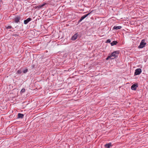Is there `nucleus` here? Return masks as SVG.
Returning <instances> with one entry per match:
<instances>
[{"label": "nucleus", "mask_w": 148, "mask_h": 148, "mask_svg": "<svg viewBox=\"0 0 148 148\" xmlns=\"http://www.w3.org/2000/svg\"><path fill=\"white\" fill-rule=\"evenodd\" d=\"M145 39H143L141 41L138 47V48H143L147 44V43L145 42Z\"/></svg>", "instance_id": "obj_1"}, {"label": "nucleus", "mask_w": 148, "mask_h": 148, "mask_svg": "<svg viewBox=\"0 0 148 148\" xmlns=\"http://www.w3.org/2000/svg\"><path fill=\"white\" fill-rule=\"evenodd\" d=\"M119 51H114L113 52H112V54L110 56H111L112 57H114V58H115L117 57L118 55H117L116 54H119Z\"/></svg>", "instance_id": "obj_2"}, {"label": "nucleus", "mask_w": 148, "mask_h": 148, "mask_svg": "<svg viewBox=\"0 0 148 148\" xmlns=\"http://www.w3.org/2000/svg\"><path fill=\"white\" fill-rule=\"evenodd\" d=\"M142 72V70L138 68L136 69L134 73V75H140Z\"/></svg>", "instance_id": "obj_3"}, {"label": "nucleus", "mask_w": 148, "mask_h": 148, "mask_svg": "<svg viewBox=\"0 0 148 148\" xmlns=\"http://www.w3.org/2000/svg\"><path fill=\"white\" fill-rule=\"evenodd\" d=\"M91 12H90V13H89L86 14H85L83 16H82L80 19L79 21L78 22V23H80L85 18H86L87 16L89 15L91 13Z\"/></svg>", "instance_id": "obj_4"}, {"label": "nucleus", "mask_w": 148, "mask_h": 148, "mask_svg": "<svg viewBox=\"0 0 148 148\" xmlns=\"http://www.w3.org/2000/svg\"><path fill=\"white\" fill-rule=\"evenodd\" d=\"M138 87V85L137 84H135L132 85L131 87V89L133 90H136L137 88Z\"/></svg>", "instance_id": "obj_5"}, {"label": "nucleus", "mask_w": 148, "mask_h": 148, "mask_svg": "<svg viewBox=\"0 0 148 148\" xmlns=\"http://www.w3.org/2000/svg\"><path fill=\"white\" fill-rule=\"evenodd\" d=\"M21 17L20 16H16L14 19V21L15 23H18L19 22Z\"/></svg>", "instance_id": "obj_6"}, {"label": "nucleus", "mask_w": 148, "mask_h": 148, "mask_svg": "<svg viewBox=\"0 0 148 148\" xmlns=\"http://www.w3.org/2000/svg\"><path fill=\"white\" fill-rule=\"evenodd\" d=\"M32 20L31 18H29L25 20L24 21V23L25 24H27L30 21Z\"/></svg>", "instance_id": "obj_7"}, {"label": "nucleus", "mask_w": 148, "mask_h": 148, "mask_svg": "<svg viewBox=\"0 0 148 148\" xmlns=\"http://www.w3.org/2000/svg\"><path fill=\"white\" fill-rule=\"evenodd\" d=\"M78 34L76 33L74 35H73L71 38V40H76L77 38Z\"/></svg>", "instance_id": "obj_8"}, {"label": "nucleus", "mask_w": 148, "mask_h": 148, "mask_svg": "<svg viewBox=\"0 0 148 148\" xmlns=\"http://www.w3.org/2000/svg\"><path fill=\"white\" fill-rule=\"evenodd\" d=\"M112 146V143H111L106 144L104 145V147L106 148H110V147Z\"/></svg>", "instance_id": "obj_9"}, {"label": "nucleus", "mask_w": 148, "mask_h": 148, "mask_svg": "<svg viewBox=\"0 0 148 148\" xmlns=\"http://www.w3.org/2000/svg\"><path fill=\"white\" fill-rule=\"evenodd\" d=\"M24 116V115L23 114L19 113L18 114V118L22 119Z\"/></svg>", "instance_id": "obj_10"}, {"label": "nucleus", "mask_w": 148, "mask_h": 148, "mask_svg": "<svg viewBox=\"0 0 148 148\" xmlns=\"http://www.w3.org/2000/svg\"><path fill=\"white\" fill-rule=\"evenodd\" d=\"M122 28L121 26H114L113 27V29H115L116 30L121 29Z\"/></svg>", "instance_id": "obj_11"}, {"label": "nucleus", "mask_w": 148, "mask_h": 148, "mask_svg": "<svg viewBox=\"0 0 148 148\" xmlns=\"http://www.w3.org/2000/svg\"><path fill=\"white\" fill-rule=\"evenodd\" d=\"M118 43L117 41L116 40L113 41L111 43V46H112L116 45Z\"/></svg>", "instance_id": "obj_12"}, {"label": "nucleus", "mask_w": 148, "mask_h": 148, "mask_svg": "<svg viewBox=\"0 0 148 148\" xmlns=\"http://www.w3.org/2000/svg\"><path fill=\"white\" fill-rule=\"evenodd\" d=\"M21 70H19L17 71L16 73L17 74H21Z\"/></svg>", "instance_id": "obj_13"}, {"label": "nucleus", "mask_w": 148, "mask_h": 148, "mask_svg": "<svg viewBox=\"0 0 148 148\" xmlns=\"http://www.w3.org/2000/svg\"><path fill=\"white\" fill-rule=\"evenodd\" d=\"M16 33L17 34H13L12 35V36H14V37H17V36H19V34H18V32H16Z\"/></svg>", "instance_id": "obj_14"}, {"label": "nucleus", "mask_w": 148, "mask_h": 148, "mask_svg": "<svg viewBox=\"0 0 148 148\" xmlns=\"http://www.w3.org/2000/svg\"><path fill=\"white\" fill-rule=\"evenodd\" d=\"M112 57L111 56H108L106 58V60H108L110 58H111V59H114V58H111Z\"/></svg>", "instance_id": "obj_15"}, {"label": "nucleus", "mask_w": 148, "mask_h": 148, "mask_svg": "<svg viewBox=\"0 0 148 148\" xmlns=\"http://www.w3.org/2000/svg\"><path fill=\"white\" fill-rule=\"evenodd\" d=\"M28 71V69H25L24 70V71H23V72L24 73H25Z\"/></svg>", "instance_id": "obj_16"}, {"label": "nucleus", "mask_w": 148, "mask_h": 148, "mask_svg": "<svg viewBox=\"0 0 148 148\" xmlns=\"http://www.w3.org/2000/svg\"><path fill=\"white\" fill-rule=\"evenodd\" d=\"M25 90L24 88H22L21 91V93H23L25 92Z\"/></svg>", "instance_id": "obj_17"}, {"label": "nucleus", "mask_w": 148, "mask_h": 148, "mask_svg": "<svg viewBox=\"0 0 148 148\" xmlns=\"http://www.w3.org/2000/svg\"><path fill=\"white\" fill-rule=\"evenodd\" d=\"M111 42V40H110V39H108L106 41V43H110Z\"/></svg>", "instance_id": "obj_18"}, {"label": "nucleus", "mask_w": 148, "mask_h": 148, "mask_svg": "<svg viewBox=\"0 0 148 148\" xmlns=\"http://www.w3.org/2000/svg\"><path fill=\"white\" fill-rule=\"evenodd\" d=\"M12 28V27L11 25L8 26L7 27H6V28L7 29H11Z\"/></svg>", "instance_id": "obj_19"}, {"label": "nucleus", "mask_w": 148, "mask_h": 148, "mask_svg": "<svg viewBox=\"0 0 148 148\" xmlns=\"http://www.w3.org/2000/svg\"><path fill=\"white\" fill-rule=\"evenodd\" d=\"M46 4H47V3H44L42 5H41V7H42L44 6Z\"/></svg>", "instance_id": "obj_20"}, {"label": "nucleus", "mask_w": 148, "mask_h": 148, "mask_svg": "<svg viewBox=\"0 0 148 148\" xmlns=\"http://www.w3.org/2000/svg\"><path fill=\"white\" fill-rule=\"evenodd\" d=\"M46 4H47V3H44L42 5H41V7H42L44 6Z\"/></svg>", "instance_id": "obj_21"}, {"label": "nucleus", "mask_w": 148, "mask_h": 148, "mask_svg": "<svg viewBox=\"0 0 148 148\" xmlns=\"http://www.w3.org/2000/svg\"><path fill=\"white\" fill-rule=\"evenodd\" d=\"M41 8L42 7H41L40 5H39L38 6H37L36 7V8H37L38 9H40V8Z\"/></svg>", "instance_id": "obj_22"}, {"label": "nucleus", "mask_w": 148, "mask_h": 148, "mask_svg": "<svg viewBox=\"0 0 148 148\" xmlns=\"http://www.w3.org/2000/svg\"><path fill=\"white\" fill-rule=\"evenodd\" d=\"M32 68H34V65H33L32 66Z\"/></svg>", "instance_id": "obj_23"}]
</instances>
